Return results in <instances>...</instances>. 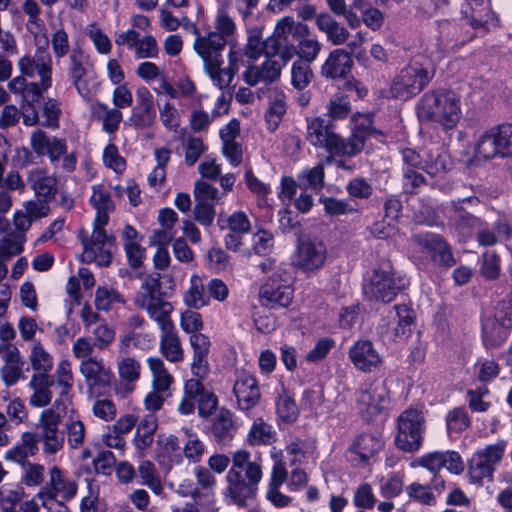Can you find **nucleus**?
<instances>
[{
    "label": "nucleus",
    "instance_id": "1",
    "mask_svg": "<svg viewBox=\"0 0 512 512\" xmlns=\"http://www.w3.org/2000/svg\"><path fill=\"white\" fill-rule=\"evenodd\" d=\"M418 117L434 123L443 130L454 129L462 118L461 97L448 89L426 92L417 105Z\"/></svg>",
    "mask_w": 512,
    "mask_h": 512
},
{
    "label": "nucleus",
    "instance_id": "2",
    "mask_svg": "<svg viewBox=\"0 0 512 512\" xmlns=\"http://www.w3.org/2000/svg\"><path fill=\"white\" fill-rule=\"evenodd\" d=\"M512 330V296L498 301L493 310L482 317V340L486 348L501 346Z\"/></svg>",
    "mask_w": 512,
    "mask_h": 512
},
{
    "label": "nucleus",
    "instance_id": "3",
    "mask_svg": "<svg viewBox=\"0 0 512 512\" xmlns=\"http://www.w3.org/2000/svg\"><path fill=\"white\" fill-rule=\"evenodd\" d=\"M262 476L261 464L249 465L245 469V476L235 472H227L225 476L226 487L223 491L224 501L227 504L246 507L248 501L255 498Z\"/></svg>",
    "mask_w": 512,
    "mask_h": 512
},
{
    "label": "nucleus",
    "instance_id": "4",
    "mask_svg": "<svg viewBox=\"0 0 512 512\" xmlns=\"http://www.w3.org/2000/svg\"><path fill=\"white\" fill-rule=\"evenodd\" d=\"M434 69L419 62H410L401 68L392 79L389 92L392 97L408 100L419 94L433 79Z\"/></svg>",
    "mask_w": 512,
    "mask_h": 512
},
{
    "label": "nucleus",
    "instance_id": "5",
    "mask_svg": "<svg viewBox=\"0 0 512 512\" xmlns=\"http://www.w3.org/2000/svg\"><path fill=\"white\" fill-rule=\"evenodd\" d=\"M134 305L144 310L150 319L164 327L168 325V319L173 310L172 305L163 300L160 294V278L158 275H149L144 278L140 288L135 293Z\"/></svg>",
    "mask_w": 512,
    "mask_h": 512
},
{
    "label": "nucleus",
    "instance_id": "6",
    "mask_svg": "<svg viewBox=\"0 0 512 512\" xmlns=\"http://www.w3.org/2000/svg\"><path fill=\"white\" fill-rule=\"evenodd\" d=\"M106 225L93 224L91 235L85 230H80L78 237L83 246L81 260L94 262L98 266L107 267L112 262V248L115 246V237L107 234Z\"/></svg>",
    "mask_w": 512,
    "mask_h": 512
},
{
    "label": "nucleus",
    "instance_id": "7",
    "mask_svg": "<svg viewBox=\"0 0 512 512\" xmlns=\"http://www.w3.org/2000/svg\"><path fill=\"white\" fill-rule=\"evenodd\" d=\"M507 445V440L499 439L474 452L468 468V476L472 483L482 484L486 479L492 480L497 466L505 455Z\"/></svg>",
    "mask_w": 512,
    "mask_h": 512
},
{
    "label": "nucleus",
    "instance_id": "8",
    "mask_svg": "<svg viewBox=\"0 0 512 512\" xmlns=\"http://www.w3.org/2000/svg\"><path fill=\"white\" fill-rule=\"evenodd\" d=\"M425 417L422 410L408 408L397 418L396 446L404 452L417 451L423 441Z\"/></svg>",
    "mask_w": 512,
    "mask_h": 512
},
{
    "label": "nucleus",
    "instance_id": "9",
    "mask_svg": "<svg viewBox=\"0 0 512 512\" xmlns=\"http://www.w3.org/2000/svg\"><path fill=\"white\" fill-rule=\"evenodd\" d=\"M30 145L32 150L39 156H48L50 162L57 166L60 161L61 167L66 172H73L76 168V156L74 153H67L65 139L48 136L45 132L37 129L31 133Z\"/></svg>",
    "mask_w": 512,
    "mask_h": 512
},
{
    "label": "nucleus",
    "instance_id": "10",
    "mask_svg": "<svg viewBox=\"0 0 512 512\" xmlns=\"http://www.w3.org/2000/svg\"><path fill=\"white\" fill-rule=\"evenodd\" d=\"M66 412L64 400L56 399L50 408L42 411L39 417L43 452L56 454L63 448L64 438L59 431V424Z\"/></svg>",
    "mask_w": 512,
    "mask_h": 512
},
{
    "label": "nucleus",
    "instance_id": "11",
    "mask_svg": "<svg viewBox=\"0 0 512 512\" xmlns=\"http://www.w3.org/2000/svg\"><path fill=\"white\" fill-rule=\"evenodd\" d=\"M327 248L318 238L303 237L298 240L291 256V265L306 275H314L325 264Z\"/></svg>",
    "mask_w": 512,
    "mask_h": 512
},
{
    "label": "nucleus",
    "instance_id": "12",
    "mask_svg": "<svg viewBox=\"0 0 512 512\" xmlns=\"http://www.w3.org/2000/svg\"><path fill=\"white\" fill-rule=\"evenodd\" d=\"M291 281V274L285 268H278L260 287V303L272 309L287 307L293 298Z\"/></svg>",
    "mask_w": 512,
    "mask_h": 512
},
{
    "label": "nucleus",
    "instance_id": "13",
    "mask_svg": "<svg viewBox=\"0 0 512 512\" xmlns=\"http://www.w3.org/2000/svg\"><path fill=\"white\" fill-rule=\"evenodd\" d=\"M306 140L316 148L325 149L330 154L329 162L333 156H345L344 139L333 132L320 116L306 118Z\"/></svg>",
    "mask_w": 512,
    "mask_h": 512
},
{
    "label": "nucleus",
    "instance_id": "14",
    "mask_svg": "<svg viewBox=\"0 0 512 512\" xmlns=\"http://www.w3.org/2000/svg\"><path fill=\"white\" fill-rule=\"evenodd\" d=\"M77 489V483L66 472L53 466L49 470V481L39 489L35 497L42 502L43 507L51 510L52 501L58 498L69 501L76 496Z\"/></svg>",
    "mask_w": 512,
    "mask_h": 512
},
{
    "label": "nucleus",
    "instance_id": "15",
    "mask_svg": "<svg viewBox=\"0 0 512 512\" xmlns=\"http://www.w3.org/2000/svg\"><path fill=\"white\" fill-rule=\"evenodd\" d=\"M364 294L370 298L383 303L391 302L399 287L393 276V270L389 262H384L376 267L367 284H365Z\"/></svg>",
    "mask_w": 512,
    "mask_h": 512
},
{
    "label": "nucleus",
    "instance_id": "16",
    "mask_svg": "<svg viewBox=\"0 0 512 512\" xmlns=\"http://www.w3.org/2000/svg\"><path fill=\"white\" fill-rule=\"evenodd\" d=\"M184 20L186 22L184 26L196 35L193 48L196 54L202 59L203 66L223 59L222 52L228 43H226L221 36L210 31L200 35L194 23H191L187 18H184Z\"/></svg>",
    "mask_w": 512,
    "mask_h": 512
},
{
    "label": "nucleus",
    "instance_id": "17",
    "mask_svg": "<svg viewBox=\"0 0 512 512\" xmlns=\"http://www.w3.org/2000/svg\"><path fill=\"white\" fill-rule=\"evenodd\" d=\"M384 448L383 439L373 433H364L355 437L346 451L347 459L357 465L364 466Z\"/></svg>",
    "mask_w": 512,
    "mask_h": 512
},
{
    "label": "nucleus",
    "instance_id": "18",
    "mask_svg": "<svg viewBox=\"0 0 512 512\" xmlns=\"http://www.w3.org/2000/svg\"><path fill=\"white\" fill-rule=\"evenodd\" d=\"M17 66L23 76L32 78L37 74L41 80L42 89L51 87L52 59L47 52H39L34 57L25 55L19 59Z\"/></svg>",
    "mask_w": 512,
    "mask_h": 512
},
{
    "label": "nucleus",
    "instance_id": "19",
    "mask_svg": "<svg viewBox=\"0 0 512 512\" xmlns=\"http://www.w3.org/2000/svg\"><path fill=\"white\" fill-rule=\"evenodd\" d=\"M50 201L42 198L29 199L25 201L21 209L13 214V224L17 230L28 231L32 223L47 217L50 212Z\"/></svg>",
    "mask_w": 512,
    "mask_h": 512
},
{
    "label": "nucleus",
    "instance_id": "20",
    "mask_svg": "<svg viewBox=\"0 0 512 512\" xmlns=\"http://www.w3.org/2000/svg\"><path fill=\"white\" fill-rule=\"evenodd\" d=\"M352 134L348 141H344L345 156H354L364 147L367 137L376 134L377 131L372 128V118L370 114L355 113L351 118Z\"/></svg>",
    "mask_w": 512,
    "mask_h": 512
},
{
    "label": "nucleus",
    "instance_id": "21",
    "mask_svg": "<svg viewBox=\"0 0 512 512\" xmlns=\"http://www.w3.org/2000/svg\"><path fill=\"white\" fill-rule=\"evenodd\" d=\"M79 371L91 390L109 386L114 378L111 368L105 365L103 359L97 357L82 360Z\"/></svg>",
    "mask_w": 512,
    "mask_h": 512
},
{
    "label": "nucleus",
    "instance_id": "22",
    "mask_svg": "<svg viewBox=\"0 0 512 512\" xmlns=\"http://www.w3.org/2000/svg\"><path fill=\"white\" fill-rule=\"evenodd\" d=\"M233 392L238 406L242 410L253 408L260 399V391L255 377L245 371H238L236 373Z\"/></svg>",
    "mask_w": 512,
    "mask_h": 512
},
{
    "label": "nucleus",
    "instance_id": "23",
    "mask_svg": "<svg viewBox=\"0 0 512 512\" xmlns=\"http://www.w3.org/2000/svg\"><path fill=\"white\" fill-rule=\"evenodd\" d=\"M349 358L353 365L363 372H371L382 363L379 352L369 340L355 342L349 349Z\"/></svg>",
    "mask_w": 512,
    "mask_h": 512
},
{
    "label": "nucleus",
    "instance_id": "24",
    "mask_svg": "<svg viewBox=\"0 0 512 512\" xmlns=\"http://www.w3.org/2000/svg\"><path fill=\"white\" fill-rule=\"evenodd\" d=\"M88 58L81 48H73L69 55V76L73 85L82 97L90 96L87 75L88 69L86 64Z\"/></svg>",
    "mask_w": 512,
    "mask_h": 512
},
{
    "label": "nucleus",
    "instance_id": "25",
    "mask_svg": "<svg viewBox=\"0 0 512 512\" xmlns=\"http://www.w3.org/2000/svg\"><path fill=\"white\" fill-rule=\"evenodd\" d=\"M156 457L167 468L181 465L183 454L178 438L172 434H159L156 440Z\"/></svg>",
    "mask_w": 512,
    "mask_h": 512
},
{
    "label": "nucleus",
    "instance_id": "26",
    "mask_svg": "<svg viewBox=\"0 0 512 512\" xmlns=\"http://www.w3.org/2000/svg\"><path fill=\"white\" fill-rule=\"evenodd\" d=\"M283 66L273 58H266L261 65H249L243 73V79L250 86L261 82L272 83L279 79Z\"/></svg>",
    "mask_w": 512,
    "mask_h": 512
},
{
    "label": "nucleus",
    "instance_id": "27",
    "mask_svg": "<svg viewBox=\"0 0 512 512\" xmlns=\"http://www.w3.org/2000/svg\"><path fill=\"white\" fill-rule=\"evenodd\" d=\"M158 326L162 332L159 343L162 356L171 363H181L184 360V350L171 318L168 319V325L165 327Z\"/></svg>",
    "mask_w": 512,
    "mask_h": 512
},
{
    "label": "nucleus",
    "instance_id": "28",
    "mask_svg": "<svg viewBox=\"0 0 512 512\" xmlns=\"http://www.w3.org/2000/svg\"><path fill=\"white\" fill-rule=\"evenodd\" d=\"M27 182L38 198L51 201L57 194V178L46 169H32L27 176Z\"/></svg>",
    "mask_w": 512,
    "mask_h": 512
},
{
    "label": "nucleus",
    "instance_id": "29",
    "mask_svg": "<svg viewBox=\"0 0 512 512\" xmlns=\"http://www.w3.org/2000/svg\"><path fill=\"white\" fill-rule=\"evenodd\" d=\"M416 241L439 264L448 266L454 263L451 248L440 235L420 234L416 237Z\"/></svg>",
    "mask_w": 512,
    "mask_h": 512
},
{
    "label": "nucleus",
    "instance_id": "30",
    "mask_svg": "<svg viewBox=\"0 0 512 512\" xmlns=\"http://www.w3.org/2000/svg\"><path fill=\"white\" fill-rule=\"evenodd\" d=\"M352 59L350 53L342 48L333 50L321 67V74L326 78H344L350 72Z\"/></svg>",
    "mask_w": 512,
    "mask_h": 512
},
{
    "label": "nucleus",
    "instance_id": "31",
    "mask_svg": "<svg viewBox=\"0 0 512 512\" xmlns=\"http://www.w3.org/2000/svg\"><path fill=\"white\" fill-rule=\"evenodd\" d=\"M473 158L476 163L485 162L495 158H502L493 126L485 130L476 140Z\"/></svg>",
    "mask_w": 512,
    "mask_h": 512
},
{
    "label": "nucleus",
    "instance_id": "32",
    "mask_svg": "<svg viewBox=\"0 0 512 512\" xmlns=\"http://www.w3.org/2000/svg\"><path fill=\"white\" fill-rule=\"evenodd\" d=\"M38 437L33 432L22 433L20 440L6 451L4 459L15 463H24L28 457L38 452Z\"/></svg>",
    "mask_w": 512,
    "mask_h": 512
},
{
    "label": "nucleus",
    "instance_id": "33",
    "mask_svg": "<svg viewBox=\"0 0 512 512\" xmlns=\"http://www.w3.org/2000/svg\"><path fill=\"white\" fill-rule=\"evenodd\" d=\"M33 393L29 397V404L32 407L42 408L50 404L52 400V391L50 389V376L45 373H35L31 376L28 383Z\"/></svg>",
    "mask_w": 512,
    "mask_h": 512
},
{
    "label": "nucleus",
    "instance_id": "34",
    "mask_svg": "<svg viewBox=\"0 0 512 512\" xmlns=\"http://www.w3.org/2000/svg\"><path fill=\"white\" fill-rule=\"evenodd\" d=\"M157 428L158 421L156 416L152 413L143 416L140 421L136 423V432L133 438V444L141 454H143L153 444Z\"/></svg>",
    "mask_w": 512,
    "mask_h": 512
},
{
    "label": "nucleus",
    "instance_id": "35",
    "mask_svg": "<svg viewBox=\"0 0 512 512\" xmlns=\"http://www.w3.org/2000/svg\"><path fill=\"white\" fill-rule=\"evenodd\" d=\"M231 2L222 1L218 7L213 21L214 34H218L226 43H231V39L237 34V26L234 19L229 14Z\"/></svg>",
    "mask_w": 512,
    "mask_h": 512
},
{
    "label": "nucleus",
    "instance_id": "36",
    "mask_svg": "<svg viewBox=\"0 0 512 512\" xmlns=\"http://www.w3.org/2000/svg\"><path fill=\"white\" fill-rule=\"evenodd\" d=\"M423 165L421 170L431 176L443 173L451 164L449 155L440 147L426 148L422 150Z\"/></svg>",
    "mask_w": 512,
    "mask_h": 512
},
{
    "label": "nucleus",
    "instance_id": "37",
    "mask_svg": "<svg viewBox=\"0 0 512 512\" xmlns=\"http://www.w3.org/2000/svg\"><path fill=\"white\" fill-rule=\"evenodd\" d=\"M414 312L406 305L395 306V314L389 324L394 338L406 339L412 334Z\"/></svg>",
    "mask_w": 512,
    "mask_h": 512
},
{
    "label": "nucleus",
    "instance_id": "38",
    "mask_svg": "<svg viewBox=\"0 0 512 512\" xmlns=\"http://www.w3.org/2000/svg\"><path fill=\"white\" fill-rule=\"evenodd\" d=\"M316 25L320 31L326 34L328 41L335 46L345 44L351 36L343 25L327 14L318 15Z\"/></svg>",
    "mask_w": 512,
    "mask_h": 512
},
{
    "label": "nucleus",
    "instance_id": "39",
    "mask_svg": "<svg viewBox=\"0 0 512 512\" xmlns=\"http://www.w3.org/2000/svg\"><path fill=\"white\" fill-rule=\"evenodd\" d=\"M90 202L96 210L93 224L107 225L109 221V212L113 209V205L109 193L106 191L104 186H93Z\"/></svg>",
    "mask_w": 512,
    "mask_h": 512
},
{
    "label": "nucleus",
    "instance_id": "40",
    "mask_svg": "<svg viewBox=\"0 0 512 512\" xmlns=\"http://www.w3.org/2000/svg\"><path fill=\"white\" fill-rule=\"evenodd\" d=\"M184 304L194 310H199L209 305L210 298L205 295V286L202 278L194 273L189 280V287L183 295Z\"/></svg>",
    "mask_w": 512,
    "mask_h": 512
},
{
    "label": "nucleus",
    "instance_id": "41",
    "mask_svg": "<svg viewBox=\"0 0 512 512\" xmlns=\"http://www.w3.org/2000/svg\"><path fill=\"white\" fill-rule=\"evenodd\" d=\"M269 98V107L265 113V119L268 130L273 132L279 127L287 111V104L286 96L282 91L272 90Z\"/></svg>",
    "mask_w": 512,
    "mask_h": 512
},
{
    "label": "nucleus",
    "instance_id": "42",
    "mask_svg": "<svg viewBox=\"0 0 512 512\" xmlns=\"http://www.w3.org/2000/svg\"><path fill=\"white\" fill-rule=\"evenodd\" d=\"M384 400L383 391L379 384H364L357 395V403L363 411L374 413L381 408Z\"/></svg>",
    "mask_w": 512,
    "mask_h": 512
},
{
    "label": "nucleus",
    "instance_id": "43",
    "mask_svg": "<svg viewBox=\"0 0 512 512\" xmlns=\"http://www.w3.org/2000/svg\"><path fill=\"white\" fill-rule=\"evenodd\" d=\"M277 439V433L272 425L262 418L256 419L247 433V442L251 446L271 445Z\"/></svg>",
    "mask_w": 512,
    "mask_h": 512
},
{
    "label": "nucleus",
    "instance_id": "44",
    "mask_svg": "<svg viewBox=\"0 0 512 512\" xmlns=\"http://www.w3.org/2000/svg\"><path fill=\"white\" fill-rule=\"evenodd\" d=\"M147 365L152 374V388L168 391L174 378L167 370L164 361L160 357L150 356L147 358Z\"/></svg>",
    "mask_w": 512,
    "mask_h": 512
},
{
    "label": "nucleus",
    "instance_id": "45",
    "mask_svg": "<svg viewBox=\"0 0 512 512\" xmlns=\"http://www.w3.org/2000/svg\"><path fill=\"white\" fill-rule=\"evenodd\" d=\"M277 35L282 36L286 43L289 42V37L298 41L304 36H308L309 27L307 24L296 21L292 16H284L277 20L275 24Z\"/></svg>",
    "mask_w": 512,
    "mask_h": 512
},
{
    "label": "nucleus",
    "instance_id": "46",
    "mask_svg": "<svg viewBox=\"0 0 512 512\" xmlns=\"http://www.w3.org/2000/svg\"><path fill=\"white\" fill-rule=\"evenodd\" d=\"M217 224L220 230H229L236 234H246L250 232L251 223L245 212L235 211L232 214L221 213Z\"/></svg>",
    "mask_w": 512,
    "mask_h": 512
},
{
    "label": "nucleus",
    "instance_id": "47",
    "mask_svg": "<svg viewBox=\"0 0 512 512\" xmlns=\"http://www.w3.org/2000/svg\"><path fill=\"white\" fill-rule=\"evenodd\" d=\"M25 233L26 231L18 230V233H9L0 238V259L10 261L23 252Z\"/></svg>",
    "mask_w": 512,
    "mask_h": 512
},
{
    "label": "nucleus",
    "instance_id": "48",
    "mask_svg": "<svg viewBox=\"0 0 512 512\" xmlns=\"http://www.w3.org/2000/svg\"><path fill=\"white\" fill-rule=\"evenodd\" d=\"M95 114L102 122V129L108 134L118 131L123 114L120 109L109 107L105 103H97L94 108Z\"/></svg>",
    "mask_w": 512,
    "mask_h": 512
},
{
    "label": "nucleus",
    "instance_id": "49",
    "mask_svg": "<svg viewBox=\"0 0 512 512\" xmlns=\"http://www.w3.org/2000/svg\"><path fill=\"white\" fill-rule=\"evenodd\" d=\"M212 433L218 442H226L233 437L235 425L229 410L220 409L218 411L213 420Z\"/></svg>",
    "mask_w": 512,
    "mask_h": 512
},
{
    "label": "nucleus",
    "instance_id": "50",
    "mask_svg": "<svg viewBox=\"0 0 512 512\" xmlns=\"http://www.w3.org/2000/svg\"><path fill=\"white\" fill-rule=\"evenodd\" d=\"M153 345V338L147 333L128 331L121 334L118 340V350L121 354H128L132 348L146 350Z\"/></svg>",
    "mask_w": 512,
    "mask_h": 512
},
{
    "label": "nucleus",
    "instance_id": "51",
    "mask_svg": "<svg viewBox=\"0 0 512 512\" xmlns=\"http://www.w3.org/2000/svg\"><path fill=\"white\" fill-rule=\"evenodd\" d=\"M53 378L58 389L59 397H67L70 394L74 384L72 364L68 359H62L57 364Z\"/></svg>",
    "mask_w": 512,
    "mask_h": 512
},
{
    "label": "nucleus",
    "instance_id": "52",
    "mask_svg": "<svg viewBox=\"0 0 512 512\" xmlns=\"http://www.w3.org/2000/svg\"><path fill=\"white\" fill-rule=\"evenodd\" d=\"M124 303V297L115 288L99 286L95 291L94 304L99 311L108 312L116 305Z\"/></svg>",
    "mask_w": 512,
    "mask_h": 512
},
{
    "label": "nucleus",
    "instance_id": "53",
    "mask_svg": "<svg viewBox=\"0 0 512 512\" xmlns=\"http://www.w3.org/2000/svg\"><path fill=\"white\" fill-rule=\"evenodd\" d=\"M32 369L37 373L48 374L53 368V357L40 341H34L29 354Z\"/></svg>",
    "mask_w": 512,
    "mask_h": 512
},
{
    "label": "nucleus",
    "instance_id": "54",
    "mask_svg": "<svg viewBox=\"0 0 512 512\" xmlns=\"http://www.w3.org/2000/svg\"><path fill=\"white\" fill-rule=\"evenodd\" d=\"M156 122L155 106L135 105L126 124L135 129H148Z\"/></svg>",
    "mask_w": 512,
    "mask_h": 512
},
{
    "label": "nucleus",
    "instance_id": "55",
    "mask_svg": "<svg viewBox=\"0 0 512 512\" xmlns=\"http://www.w3.org/2000/svg\"><path fill=\"white\" fill-rule=\"evenodd\" d=\"M263 45L265 46L264 56L266 58H273L276 55H280L283 65H286L290 60L292 47L289 48L285 39L277 35L275 28L273 33L263 40Z\"/></svg>",
    "mask_w": 512,
    "mask_h": 512
},
{
    "label": "nucleus",
    "instance_id": "56",
    "mask_svg": "<svg viewBox=\"0 0 512 512\" xmlns=\"http://www.w3.org/2000/svg\"><path fill=\"white\" fill-rule=\"evenodd\" d=\"M194 475L196 478V485L202 492V496L208 498L209 504L215 505L214 494L217 485V479L212 471L203 466H196L194 468Z\"/></svg>",
    "mask_w": 512,
    "mask_h": 512
},
{
    "label": "nucleus",
    "instance_id": "57",
    "mask_svg": "<svg viewBox=\"0 0 512 512\" xmlns=\"http://www.w3.org/2000/svg\"><path fill=\"white\" fill-rule=\"evenodd\" d=\"M324 176L323 164H317L310 169L301 171L297 176V180L301 188H311L319 191L324 186Z\"/></svg>",
    "mask_w": 512,
    "mask_h": 512
},
{
    "label": "nucleus",
    "instance_id": "58",
    "mask_svg": "<svg viewBox=\"0 0 512 512\" xmlns=\"http://www.w3.org/2000/svg\"><path fill=\"white\" fill-rule=\"evenodd\" d=\"M138 474L142 479V484L147 486L155 494L163 492V486L155 465L148 460H143L138 466Z\"/></svg>",
    "mask_w": 512,
    "mask_h": 512
},
{
    "label": "nucleus",
    "instance_id": "59",
    "mask_svg": "<svg viewBox=\"0 0 512 512\" xmlns=\"http://www.w3.org/2000/svg\"><path fill=\"white\" fill-rule=\"evenodd\" d=\"M321 48L322 44L309 32L308 36H304L297 41L296 53L301 59L300 61L311 63L318 57Z\"/></svg>",
    "mask_w": 512,
    "mask_h": 512
},
{
    "label": "nucleus",
    "instance_id": "60",
    "mask_svg": "<svg viewBox=\"0 0 512 512\" xmlns=\"http://www.w3.org/2000/svg\"><path fill=\"white\" fill-rule=\"evenodd\" d=\"M85 33L93 43L98 54L108 55L111 53L112 42L97 23L88 24L85 28Z\"/></svg>",
    "mask_w": 512,
    "mask_h": 512
},
{
    "label": "nucleus",
    "instance_id": "61",
    "mask_svg": "<svg viewBox=\"0 0 512 512\" xmlns=\"http://www.w3.org/2000/svg\"><path fill=\"white\" fill-rule=\"evenodd\" d=\"M223 59L218 62L204 65V70L215 86L223 89L230 85L235 73L229 67L222 68Z\"/></svg>",
    "mask_w": 512,
    "mask_h": 512
},
{
    "label": "nucleus",
    "instance_id": "62",
    "mask_svg": "<svg viewBox=\"0 0 512 512\" xmlns=\"http://www.w3.org/2000/svg\"><path fill=\"white\" fill-rule=\"evenodd\" d=\"M200 391V381L189 379L184 384V395L178 405V411L182 415H190L194 412L196 398Z\"/></svg>",
    "mask_w": 512,
    "mask_h": 512
},
{
    "label": "nucleus",
    "instance_id": "63",
    "mask_svg": "<svg viewBox=\"0 0 512 512\" xmlns=\"http://www.w3.org/2000/svg\"><path fill=\"white\" fill-rule=\"evenodd\" d=\"M276 411L279 419L287 423L296 421L299 415V408L295 400L286 392L279 395L276 401Z\"/></svg>",
    "mask_w": 512,
    "mask_h": 512
},
{
    "label": "nucleus",
    "instance_id": "64",
    "mask_svg": "<svg viewBox=\"0 0 512 512\" xmlns=\"http://www.w3.org/2000/svg\"><path fill=\"white\" fill-rule=\"evenodd\" d=\"M117 372L122 381H138L141 373V364L136 358L123 354L118 359Z\"/></svg>",
    "mask_w": 512,
    "mask_h": 512
}]
</instances>
